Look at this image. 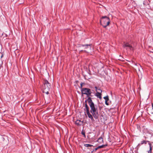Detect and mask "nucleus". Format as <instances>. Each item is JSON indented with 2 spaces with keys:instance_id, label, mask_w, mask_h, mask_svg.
Masks as SVG:
<instances>
[{
  "instance_id": "f257e3e1",
  "label": "nucleus",
  "mask_w": 153,
  "mask_h": 153,
  "mask_svg": "<svg viewBox=\"0 0 153 153\" xmlns=\"http://www.w3.org/2000/svg\"><path fill=\"white\" fill-rule=\"evenodd\" d=\"M100 22L101 25L104 28L108 26L110 22V18L106 16H103L100 19Z\"/></svg>"
},
{
  "instance_id": "f03ea898",
  "label": "nucleus",
  "mask_w": 153,
  "mask_h": 153,
  "mask_svg": "<svg viewBox=\"0 0 153 153\" xmlns=\"http://www.w3.org/2000/svg\"><path fill=\"white\" fill-rule=\"evenodd\" d=\"M43 92L47 94H49V91L51 88V84L46 80L44 79L43 82Z\"/></svg>"
},
{
  "instance_id": "7ed1b4c3",
  "label": "nucleus",
  "mask_w": 153,
  "mask_h": 153,
  "mask_svg": "<svg viewBox=\"0 0 153 153\" xmlns=\"http://www.w3.org/2000/svg\"><path fill=\"white\" fill-rule=\"evenodd\" d=\"M82 93V94H86L88 97H92L91 95L92 93L90 89L88 88H83L81 89Z\"/></svg>"
},
{
  "instance_id": "20e7f679",
  "label": "nucleus",
  "mask_w": 153,
  "mask_h": 153,
  "mask_svg": "<svg viewBox=\"0 0 153 153\" xmlns=\"http://www.w3.org/2000/svg\"><path fill=\"white\" fill-rule=\"evenodd\" d=\"M89 99H88L89 100L88 104L91 108L90 111L98 110L97 108L96 107L92 100H91L90 98H89Z\"/></svg>"
},
{
  "instance_id": "39448f33",
  "label": "nucleus",
  "mask_w": 153,
  "mask_h": 153,
  "mask_svg": "<svg viewBox=\"0 0 153 153\" xmlns=\"http://www.w3.org/2000/svg\"><path fill=\"white\" fill-rule=\"evenodd\" d=\"M123 47L126 49H129L131 51L134 50V48L128 43H124Z\"/></svg>"
},
{
  "instance_id": "423d86ee",
  "label": "nucleus",
  "mask_w": 153,
  "mask_h": 153,
  "mask_svg": "<svg viewBox=\"0 0 153 153\" xmlns=\"http://www.w3.org/2000/svg\"><path fill=\"white\" fill-rule=\"evenodd\" d=\"M90 112L95 119H97L98 118L99 115L98 110L90 111Z\"/></svg>"
},
{
  "instance_id": "0eeeda50",
  "label": "nucleus",
  "mask_w": 153,
  "mask_h": 153,
  "mask_svg": "<svg viewBox=\"0 0 153 153\" xmlns=\"http://www.w3.org/2000/svg\"><path fill=\"white\" fill-rule=\"evenodd\" d=\"M91 45H92L91 44L80 45V46L85 47V49L89 48L90 49H91Z\"/></svg>"
},
{
  "instance_id": "6e6552de",
  "label": "nucleus",
  "mask_w": 153,
  "mask_h": 153,
  "mask_svg": "<svg viewBox=\"0 0 153 153\" xmlns=\"http://www.w3.org/2000/svg\"><path fill=\"white\" fill-rule=\"evenodd\" d=\"M107 146V145H103L101 146H99L97 147L96 148H95V149H94L92 151H91V152L93 153V152H94V151H96L98 149L104 148Z\"/></svg>"
},
{
  "instance_id": "1a4fd4ad",
  "label": "nucleus",
  "mask_w": 153,
  "mask_h": 153,
  "mask_svg": "<svg viewBox=\"0 0 153 153\" xmlns=\"http://www.w3.org/2000/svg\"><path fill=\"white\" fill-rule=\"evenodd\" d=\"M75 124L78 126H80L82 125L83 123V121H81L80 120H77L75 121Z\"/></svg>"
},
{
  "instance_id": "9d476101",
  "label": "nucleus",
  "mask_w": 153,
  "mask_h": 153,
  "mask_svg": "<svg viewBox=\"0 0 153 153\" xmlns=\"http://www.w3.org/2000/svg\"><path fill=\"white\" fill-rule=\"evenodd\" d=\"M146 110L149 114H153V109H152L151 108H147Z\"/></svg>"
},
{
  "instance_id": "9b49d317",
  "label": "nucleus",
  "mask_w": 153,
  "mask_h": 153,
  "mask_svg": "<svg viewBox=\"0 0 153 153\" xmlns=\"http://www.w3.org/2000/svg\"><path fill=\"white\" fill-rule=\"evenodd\" d=\"M149 142V141H145V140H143L141 141V143L137 145V147H139L141 145H143V144H146L147 143V142Z\"/></svg>"
},
{
  "instance_id": "f8f14e48",
  "label": "nucleus",
  "mask_w": 153,
  "mask_h": 153,
  "mask_svg": "<svg viewBox=\"0 0 153 153\" xmlns=\"http://www.w3.org/2000/svg\"><path fill=\"white\" fill-rule=\"evenodd\" d=\"M95 96H96L97 98H99L100 99H102L101 93L97 92L95 94Z\"/></svg>"
},
{
  "instance_id": "ddd939ff",
  "label": "nucleus",
  "mask_w": 153,
  "mask_h": 153,
  "mask_svg": "<svg viewBox=\"0 0 153 153\" xmlns=\"http://www.w3.org/2000/svg\"><path fill=\"white\" fill-rule=\"evenodd\" d=\"M89 108L88 106V105L87 103H85V108H84V110H86V112H87L89 111Z\"/></svg>"
},
{
  "instance_id": "4468645a",
  "label": "nucleus",
  "mask_w": 153,
  "mask_h": 153,
  "mask_svg": "<svg viewBox=\"0 0 153 153\" xmlns=\"http://www.w3.org/2000/svg\"><path fill=\"white\" fill-rule=\"evenodd\" d=\"M97 142L100 143H102L103 142V138L102 137H100L97 140Z\"/></svg>"
},
{
  "instance_id": "2eb2a0df",
  "label": "nucleus",
  "mask_w": 153,
  "mask_h": 153,
  "mask_svg": "<svg viewBox=\"0 0 153 153\" xmlns=\"http://www.w3.org/2000/svg\"><path fill=\"white\" fill-rule=\"evenodd\" d=\"M149 146L150 149L148 151V153H151L152 152V145L150 143H149Z\"/></svg>"
},
{
  "instance_id": "dca6fc26",
  "label": "nucleus",
  "mask_w": 153,
  "mask_h": 153,
  "mask_svg": "<svg viewBox=\"0 0 153 153\" xmlns=\"http://www.w3.org/2000/svg\"><path fill=\"white\" fill-rule=\"evenodd\" d=\"M87 115H88V117L89 118H90V117H92L93 116H92V115H91L90 113V111H89L88 112H87Z\"/></svg>"
},
{
  "instance_id": "f3484780",
  "label": "nucleus",
  "mask_w": 153,
  "mask_h": 153,
  "mask_svg": "<svg viewBox=\"0 0 153 153\" xmlns=\"http://www.w3.org/2000/svg\"><path fill=\"white\" fill-rule=\"evenodd\" d=\"M84 146L86 147H91L93 146L92 145L90 144H84Z\"/></svg>"
},
{
  "instance_id": "a211bd4d",
  "label": "nucleus",
  "mask_w": 153,
  "mask_h": 153,
  "mask_svg": "<svg viewBox=\"0 0 153 153\" xmlns=\"http://www.w3.org/2000/svg\"><path fill=\"white\" fill-rule=\"evenodd\" d=\"M103 98L105 100V101H108L109 100L108 97V95L104 97Z\"/></svg>"
},
{
  "instance_id": "6ab92c4d",
  "label": "nucleus",
  "mask_w": 153,
  "mask_h": 153,
  "mask_svg": "<svg viewBox=\"0 0 153 153\" xmlns=\"http://www.w3.org/2000/svg\"><path fill=\"white\" fill-rule=\"evenodd\" d=\"M89 98H90V100H92V99H91V97H88V98H87V100H86L85 101V102H84V103L85 104V103H87V102H88V101H89V100H88V99H89Z\"/></svg>"
},
{
  "instance_id": "aec40b11",
  "label": "nucleus",
  "mask_w": 153,
  "mask_h": 153,
  "mask_svg": "<svg viewBox=\"0 0 153 153\" xmlns=\"http://www.w3.org/2000/svg\"><path fill=\"white\" fill-rule=\"evenodd\" d=\"M96 92H97L102 93V90L100 89V88H99L98 90V91H97Z\"/></svg>"
},
{
  "instance_id": "412c9836",
  "label": "nucleus",
  "mask_w": 153,
  "mask_h": 153,
  "mask_svg": "<svg viewBox=\"0 0 153 153\" xmlns=\"http://www.w3.org/2000/svg\"><path fill=\"white\" fill-rule=\"evenodd\" d=\"M83 84H85V83H84L81 82L80 84V88L81 89H82V88H82Z\"/></svg>"
},
{
  "instance_id": "4be33fe9",
  "label": "nucleus",
  "mask_w": 153,
  "mask_h": 153,
  "mask_svg": "<svg viewBox=\"0 0 153 153\" xmlns=\"http://www.w3.org/2000/svg\"><path fill=\"white\" fill-rule=\"evenodd\" d=\"M82 134L85 137V133L83 131L82 132Z\"/></svg>"
},
{
  "instance_id": "5701e85b",
  "label": "nucleus",
  "mask_w": 153,
  "mask_h": 153,
  "mask_svg": "<svg viewBox=\"0 0 153 153\" xmlns=\"http://www.w3.org/2000/svg\"><path fill=\"white\" fill-rule=\"evenodd\" d=\"M90 118L91 119V121H94L93 116L92 117H90Z\"/></svg>"
},
{
  "instance_id": "b1692460",
  "label": "nucleus",
  "mask_w": 153,
  "mask_h": 153,
  "mask_svg": "<svg viewBox=\"0 0 153 153\" xmlns=\"http://www.w3.org/2000/svg\"><path fill=\"white\" fill-rule=\"evenodd\" d=\"M90 118L91 119V121H94L93 116L92 117H90Z\"/></svg>"
},
{
  "instance_id": "393cba45",
  "label": "nucleus",
  "mask_w": 153,
  "mask_h": 153,
  "mask_svg": "<svg viewBox=\"0 0 153 153\" xmlns=\"http://www.w3.org/2000/svg\"><path fill=\"white\" fill-rule=\"evenodd\" d=\"M95 88L96 91H98V89L99 88H98L97 86H95Z\"/></svg>"
},
{
  "instance_id": "a878e982",
  "label": "nucleus",
  "mask_w": 153,
  "mask_h": 153,
  "mask_svg": "<svg viewBox=\"0 0 153 153\" xmlns=\"http://www.w3.org/2000/svg\"><path fill=\"white\" fill-rule=\"evenodd\" d=\"M108 101H105V104L107 105H108V103L107 102Z\"/></svg>"
},
{
  "instance_id": "bb28decb",
  "label": "nucleus",
  "mask_w": 153,
  "mask_h": 153,
  "mask_svg": "<svg viewBox=\"0 0 153 153\" xmlns=\"http://www.w3.org/2000/svg\"><path fill=\"white\" fill-rule=\"evenodd\" d=\"M144 137L145 139L147 138V137L146 136H144Z\"/></svg>"
},
{
  "instance_id": "cd10ccee",
  "label": "nucleus",
  "mask_w": 153,
  "mask_h": 153,
  "mask_svg": "<svg viewBox=\"0 0 153 153\" xmlns=\"http://www.w3.org/2000/svg\"><path fill=\"white\" fill-rule=\"evenodd\" d=\"M84 51L86 52L85 50H84Z\"/></svg>"
}]
</instances>
